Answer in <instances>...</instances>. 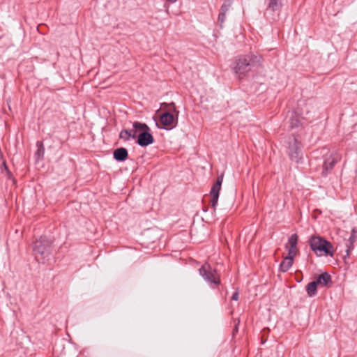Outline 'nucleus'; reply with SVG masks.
Masks as SVG:
<instances>
[{
    "mask_svg": "<svg viewBox=\"0 0 357 357\" xmlns=\"http://www.w3.org/2000/svg\"><path fill=\"white\" fill-rule=\"evenodd\" d=\"M309 243L310 248L317 256H333V246L331 243L325 238L318 236H312L310 238Z\"/></svg>",
    "mask_w": 357,
    "mask_h": 357,
    "instance_id": "1",
    "label": "nucleus"
},
{
    "mask_svg": "<svg viewBox=\"0 0 357 357\" xmlns=\"http://www.w3.org/2000/svg\"><path fill=\"white\" fill-rule=\"evenodd\" d=\"M33 252L38 261L47 258L52 252V241L45 236H41L35 242Z\"/></svg>",
    "mask_w": 357,
    "mask_h": 357,
    "instance_id": "2",
    "label": "nucleus"
},
{
    "mask_svg": "<svg viewBox=\"0 0 357 357\" xmlns=\"http://www.w3.org/2000/svg\"><path fill=\"white\" fill-rule=\"evenodd\" d=\"M135 129L141 132L137 135V143L141 146H146L153 143V135L150 133V128L146 123L135 121L132 125Z\"/></svg>",
    "mask_w": 357,
    "mask_h": 357,
    "instance_id": "3",
    "label": "nucleus"
},
{
    "mask_svg": "<svg viewBox=\"0 0 357 357\" xmlns=\"http://www.w3.org/2000/svg\"><path fill=\"white\" fill-rule=\"evenodd\" d=\"M199 274L211 284L218 286L220 284V275L215 269L208 264H204L199 269Z\"/></svg>",
    "mask_w": 357,
    "mask_h": 357,
    "instance_id": "4",
    "label": "nucleus"
},
{
    "mask_svg": "<svg viewBox=\"0 0 357 357\" xmlns=\"http://www.w3.org/2000/svg\"><path fill=\"white\" fill-rule=\"evenodd\" d=\"M288 144V155L290 159L297 163L299 162L302 159L301 143L292 137L289 139Z\"/></svg>",
    "mask_w": 357,
    "mask_h": 357,
    "instance_id": "5",
    "label": "nucleus"
},
{
    "mask_svg": "<svg viewBox=\"0 0 357 357\" xmlns=\"http://www.w3.org/2000/svg\"><path fill=\"white\" fill-rule=\"evenodd\" d=\"M341 158V155L337 152H333L326 155L323 164V169L321 173V176H326L331 173L335 165L340 161Z\"/></svg>",
    "mask_w": 357,
    "mask_h": 357,
    "instance_id": "6",
    "label": "nucleus"
},
{
    "mask_svg": "<svg viewBox=\"0 0 357 357\" xmlns=\"http://www.w3.org/2000/svg\"><path fill=\"white\" fill-rule=\"evenodd\" d=\"M178 114L174 112H165L160 116V123L167 130L175 128L178 123Z\"/></svg>",
    "mask_w": 357,
    "mask_h": 357,
    "instance_id": "7",
    "label": "nucleus"
},
{
    "mask_svg": "<svg viewBox=\"0 0 357 357\" xmlns=\"http://www.w3.org/2000/svg\"><path fill=\"white\" fill-rule=\"evenodd\" d=\"M251 58L248 56H243L238 58L236 65L234 68L235 73L241 78V75H244L251 69Z\"/></svg>",
    "mask_w": 357,
    "mask_h": 357,
    "instance_id": "8",
    "label": "nucleus"
},
{
    "mask_svg": "<svg viewBox=\"0 0 357 357\" xmlns=\"http://www.w3.org/2000/svg\"><path fill=\"white\" fill-rule=\"evenodd\" d=\"M223 181V175H220L217 178L216 182L213 185L211 189V199L210 201V204L211 207L215 211L216 208V206L218 204V197L220 191L221 190V185Z\"/></svg>",
    "mask_w": 357,
    "mask_h": 357,
    "instance_id": "9",
    "label": "nucleus"
},
{
    "mask_svg": "<svg viewBox=\"0 0 357 357\" xmlns=\"http://www.w3.org/2000/svg\"><path fill=\"white\" fill-rule=\"evenodd\" d=\"M297 243H298V236L297 234H292L288 240L287 243L286 244V248L288 250V255L291 256H296L298 248H297Z\"/></svg>",
    "mask_w": 357,
    "mask_h": 357,
    "instance_id": "10",
    "label": "nucleus"
},
{
    "mask_svg": "<svg viewBox=\"0 0 357 357\" xmlns=\"http://www.w3.org/2000/svg\"><path fill=\"white\" fill-rule=\"evenodd\" d=\"M232 5V0H226L222 5L220 13L218 15V20L220 24V26L225 22L226 19V13L231 8Z\"/></svg>",
    "mask_w": 357,
    "mask_h": 357,
    "instance_id": "11",
    "label": "nucleus"
},
{
    "mask_svg": "<svg viewBox=\"0 0 357 357\" xmlns=\"http://www.w3.org/2000/svg\"><path fill=\"white\" fill-rule=\"evenodd\" d=\"M139 130H123L119 135V137L125 141H128L130 138L135 139L137 137V132Z\"/></svg>",
    "mask_w": 357,
    "mask_h": 357,
    "instance_id": "12",
    "label": "nucleus"
},
{
    "mask_svg": "<svg viewBox=\"0 0 357 357\" xmlns=\"http://www.w3.org/2000/svg\"><path fill=\"white\" fill-rule=\"evenodd\" d=\"M128 156V153L126 148H119L114 151V158L117 161H124Z\"/></svg>",
    "mask_w": 357,
    "mask_h": 357,
    "instance_id": "13",
    "label": "nucleus"
},
{
    "mask_svg": "<svg viewBox=\"0 0 357 357\" xmlns=\"http://www.w3.org/2000/svg\"><path fill=\"white\" fill-rule=\"evenodd\" d=\"M295 256L289 255L286 257L280 264V270L282 272H287L293 264L294 258Z\"/></svg>",
    "mask_w": 357,
    "mask_h": 357,
    "instance_id": "14",
    "label": "nucleus"
},
{
    "mask_svg": "<svg viewBox=\"0 0 357 357\" xmlns=\"http://www.w3.org/2000/svg\"><path fill=\"white\" fill-rule=\"evenodd\" d=\"M318 284L327 285L331 282V276L326 272L320 274L315 280Z\"/></svg>",
    "mask_w": 357,
    "mask_h": 357,
    "instance_id": "15",
    "label": "nucleus"
},
{
    "mask_svg": "<svg viewBox=\"0 0 357 357\" xmlns=\"http://www.w3.org/2000/svg\"><path fill=\"white\" fill-rule=\"evenodd\" d=\"M318 285L315 280L307 284L306 286V291L310 297L314 296L317 294Z\"/></svg>",
    "mask_w": 357,
    "mask_h": 357,
    "instance_id": "16",
    "label": "nucleus"
},
{
    "mask_svg": "<svg viewBox=\"0 0 357 357\" xmlns=\"http://www.w3.org/2000/svg\"><path fill=\"white\" fill-rule=\"evenodd\" d=\"M282 7V3L280 0H270L268 5V10L275 12L280 10Z\"/></svg>",
    "mask_w": 357,
    "mask_h": 357,
    "instance_id": "17",
    "label": "nucleus"
},
{
    "mask_svg": "<svg viewBox=\"0 0 357 357\" xmlns=\"http://www.w3.org/2000/svg\"><path fill=\"white\" fill-rule=\"evenodd\" d=\"M162 109L165 110V112H174L176 114H178L179 112L176 109V105L174 102L167 103L162 102L161 104Z\"/></svg>",
    "mask_w": 357,
    "mask_h": 357,
    "instance_id": "18",
    "label": "nucleus"
},
{
    "mask_svg": "<svg viewBox=\"0 0 357 357\" xmlns=\"http://www.w3.org/2000/svg\"><path fill=\"white\" fill-rule=\"evenodd\" d=\"M301 125V120L296 114L292 115L290 119V126L291 128H297Z\"/></svg>",
    "mask_w": 357,
    "mask_h": 357,
    "instance_id": "19",
    "label": "nucleus"
},
{
    "mask_svg": "<svg viewBox=\"0 0 357 357\" xmlns=\"http://www.w3.org/2000/svg\"><path fill=\"white\" fill-rule=\"evenodd\" d=\"M356 238H357V231L355 230L354 229H353L349 239V241L351 245H353V243H354Z\"/></svg>",
    "mask_w": 357,
    "mask_h": 357,
    "instance_id": "20",
    "label": "nucleus"
},
{
    "mask_svg": "<svg viewBox=\"0 0 357 357\" xmlns=\"http://www.w3.org/2000/svg\"><path fill=\"white\" fill-rule=\"evenodd\" d=\"M37 146L39 147L38 150V153H40V152H43L44 151V149H43V143L40 142H37Z\"/></svg>",
    "mask_w": 357,
    "mask_h": 357,
    "instance_id": "21",
    "label": "nucleus"
},
{
    "mask_svg": "<svg viewBox=\"0 0 357 357\" xmlns=\"http://www.w3.org/2000/svg\"><path fill=\"white\" fill-rule=\"evenodd\" d=\"M231 299L234 300V301H238V291H235L232 296H231Z\"/></svg>",
    "mask_w": 357,
    "mask_h": 357,
    "instance_id": "22",
    "label": "nucleus"
},
{
    "mask_svg": "<svg viewBox=\"0 0 357 357\" xmlns=\"http://www.w3.org/2000/svg\"><path fill=\"white\" fill-rule=\"evenodd\" d=\"M167 1H169L170 3H175L177 0H166Z\"/></svg>",
    "mask_w": 357,
    "mask_h": 357,
    "instance_id": "23",
    "label": "nucleus"
},
{
    "mask_svg": "<svg viewBox=\"0 0 357 357\" xmlns=\"http://www.w3.org/2000/svg\"><path fill=\"white\" fill-rule=\"evenodd\" d=\"M235 331H237V325L235 326Z\"/></svg>",
    "mask_w": 357,
    "mask_h": 357,
    "instance_id": "24",
    "label": "nucleus"
}]
</instances>
